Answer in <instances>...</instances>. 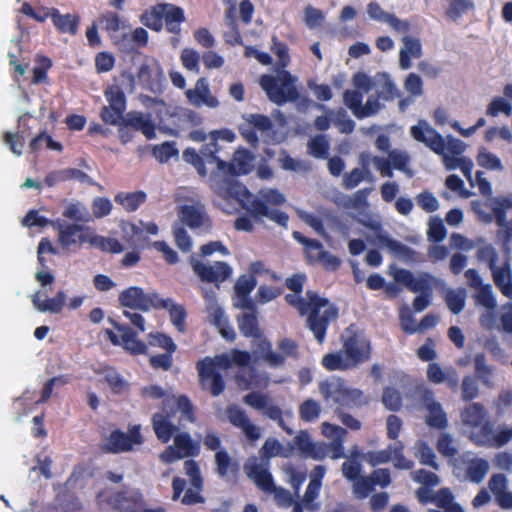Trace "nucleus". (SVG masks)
Here are the masks:
<instances>
[{
    "label": "nucleus",
    "instance_id": "f257e3e1",
    "mask_svg": "<svg viewBox=\"0 0 512 512\" xmlns=\"http://www.w3.org/2000/svg\"><path fill=\"white\" fill-rule=\"evenodd\" d=\"M307 277L303 273H295L286 278L285 286L293 293L286 294V303L297 310L300 316H306V327L312 332L319 344L325 342L328 327L339 317V309L314 290H307L301 296Z\"/></svg>",
    "mask_w": 512,
    "mask_h": 512
},
{
    "label": "nucleus",
    "instance_id": "f03ea898",
    "mask_svg": "<svg viewBox=\"0 0 512 512\" xmlns=\"http://www.w3.org/2000/svg\"><path fill=\"white\" fill-rule=\"evenodd\" d=\"M134 88V76L127 71L122 72L104 91L108 105L101 108L100 118L105 124L132 128L134 131L142 132L148 140L154 139L156 127L149 117L137 111H130L124 116L127 106L125 92H132Z\"/></svg>",
    "mask_w": 512,
    "mask_h": 512
},
{
    "label": "nucleus",
    "instance_id": "7ed1b4c3",
    "mask_svg": "<svg viewBox=\"0 0 512 512\" xmlns=\"http://www.w3.org/2000/svg\"><path fill=\"white\" fill-rule=\"evenodd\" d=\"M183 160L191 164L201 177H206L208 171L206 164L216 165V169L210 175V186L216 193L214 181H237L234 177L247 175L253 169V154L245 148L237 149L231 161H225L226 154L221 155V150L215 143H210L201 151V155L194 148H186L182 154Z\"/></svg>",
    "mask_w": 512,
    "mask_h": 512
},
{
    "label": "nucleus",
    "instance_id": "20e7f679",
    "mask_svg": "<svg viewBox=\"0 0 512 512\" xmlns=\"http://www.w3.org/2000/svg\"><path fill=\"white\" fill-rule=\"evenodd\" d=\"M214 187L219 197L226 201L234 200L238 202L253 219L261 220L266 217L282 227H287L288 214L269 207V204L273 206L284 204L285 197L278 190L270 189L262 195V198H257L239 181H214Z\"/></svg>",
    "mask_w": 512,
    "mask_h": 512
},
{
    "label": "nucleus",
    "instance_id": "39448f33",
    "mask_svg": "<svg viewBox=\"0 0 512 512\" xmlns=\"http://www.w3.org/2000/svg\"><path fill=\"white\" fill-rule=\"evenodd\" d=\"M342 348L322 357L321 365L327 371H348L368 362L372 357V344L363 330L350 324L340 336Z\"/></svg>",
    "mask_w": 512,
    "mask_h": 512
},
{
    "label": "nucleus",
    "instance_id": "423d86ee",
    "mask_svg": "<svg viewBox=\"0 0 512 512\" xmlns=\"http://www.w3.org/2000/svg\"><path fill=\"white\" fill-rule=\"evenodd\" d=\"M185 21L184 9L171 3H158L146 9L140 16V22L155 32L162 31L165 26L166 31L174 35V42H178L181 26Z\"/></svg>",
    "mask_w": 512,
    "mask_h": 512
},
{
    "label": "nucleus",
    "instance_id": "0eeeda50",
    "mask_svg": "<svg viewBox=\"0 0 512 512\" xmlns=\"http://www.w3.org/2000/svg\"><path fill=\"white\" fill-rule=\"evenodd\" d=\"M296 81L297 79L289 71L281 69L275 76L261 75L259 85L272 103L282 106L299 99L300 93Z\"/></svg>",
    "mask_w": 512,
    "mask_h": 512
},
{
    "label": "nucleus",
    "instance_id": "6e6552de",
    "mask_svg": "<svg viewBox=\"0 0 512 512\" xmlns=\"http://www.w3.org/2000/svg\"><path fill=\"white\" fill-rule=\"evenodd\" d=\"M476 256L479 261L487 263L495 286L504 296L512 299V269L509 257H506L503 264L498 266V252L492 245L480 247Z\"/></svg>",
    "mask_w": 512,
    "mask_h": 512
},
{
    "label": "nucleus",
    "instance_id": "1a4fd4ad",
    "mask_svg": "<svg viewBox=\"0 0 512 512\" xmlns=\"http://www.w3.org/2000/svg\"><path fill=\"white\" fill-rule=\"evenodd\" d=\"M245 120L247 127H241L240 134L252 147H257L259 143L257 132H260L263 141L267 144L280 142L275 125L267 115L252 113Z\"/></svg>",
    "mask_w": 512,
    "mask_h": 512
},
{
    "label": "nucleus",
    "instance_id": "9d476101",
    "mask_svg": "<svg viewBox=\"0 0 512 512\" xmlns=\"http://www.w3.org/2000/svg\"><path fill=\"white\" fill-rule=\"evenodd\" d=\"M320 391L327 401L338 405L339 410L341 407H360L367 403L361 390L347 387L342 379L322 383Z\"/></svg>",
    "mask_w": 512,
    "mask_h": 512
},
{
    "label": "nucleus",
    "instance_id": "9b49d317",
    "mask_svg": "<svg viewBox=\"0 0 512 512\" xmlns=\"http://www.w3.org/2000/svg\"><path fill=\"white\" fill-rule=\"evenodd\" d=\"M96 498L118 512H141L145 506L143 494L136 488H124L111 492L108 496L107 490H101Z\"/></svg>",
    "mask_w": 512,
    "mask_h": 512
},
{
    "label": "nucleus",
    "instance_id": "f8f14e48",
    "mask_svg": "<svg viewBox=\"0 0 512 512\" xmlns=\"http://www.w3.org/2000/svg\"><path fill=\"white\" fill-rule=\"evenodd\" d=\"M196 369L201 390L209 392L213 397H218L225 391L224 376L219 370L214 369V364L209 356L198 360Z\"/></svg>",
    "mask_w": 512,
    "mask_h": 512
},
{
    "label": "nucleus",
    "instance_id": "ddd939ff",
    "mask_svg": "<svg viewBox=\"0 0 512 512\" xmlns=\"http://www.w3.org/2000/svg\"><path fill=\"white\" fill-rule=\"evenodd\" d=\"M243 402L253 409L260 411L264 417L275 421L288 434L292 433V430L286 426L284 421L283 410L273 402L269 395L252 391L243 397Z\"/></svg>",
    "mask_w": 512,
    "mask_h": 512
},
{
    "label": "nucleus",
    "instance_id": "4468645a",
    "mask_svg": "<svg viewBox=\"0 0 512 512\" xmlns=\"http://www.w3.org/2000/svg\"><path fill=\"white\" fill-rule=\"evenodd\" d=\"M199 452V443L194 441L189 433L181 432L174 435L173 445L166 447L160 454V459L162 462L170 464L179 459L197 456Z\"/></svg>",
    "mask_w": 512,
    "mask_h": 512
},
{
    "label": "nucleus",
    "instance_id": "2eb2a0df",
    "mask_svg": "<svg viewBox=\"0 0 512 512\" xmlns=\"http://www.w3.org/2000/svg\"><path fill=\"white\" fill-rule=\"evenodd\" d=\"M512 439V427L494 431V423L486 421L480 430L473 433L472 440L479 446L500 448Z\"/></svg>",
    "mask_w": 512,
    "mask_h": 512
},
{
    "label": "nucleus",
    "instance_id": "dca6fc26",
    "mask_svg": "<svg viewBox=\"0 0 512 512\" xmlns=\"http://www.w3.org/2000/svg\"><path fill=\"white\" fill-rule=\"evenodd\" d=\"M142 442L143 439L139 425L132 426L128 434L116 429L108 436L105 443V450L114 454L127 452L132 450L135 444H141Z\"/></svg>",
    "mask_w": 512,
    "mask_h": 512
},
{
    "label": "nucleus",
    "instance_id": "f3484780",
    "mask_svg": "<svg viewBox=\"0 0 512 512\" xmlns=\"http://www.w3.org/2000/svg\"><path fill=\"white\" fill-rule=\"evenodd\" d=\"M420 402L428 411L425 422L429 427L443 430L448 426V419L440 402L435 400L434 392L423 389L420 393Z\"/></svg>",
    "mask_w": 512,
    "mask_h": 512
},
{
    "label": "nucleus",
    "instance_id": "a211bd4d",
    "mask_svg": "<svg viewBox=\"0 0 512 512\" xmlns=\"http://www.w3.org/2000/svg\"><path fill=\"white\" fill-rule=\"evenodd\" d=\"M410 133L416 141L424 143L436 154H445V139L425 120H420L417 125L412 126Z\"/></svg>",
    "mask_w": 512,
    "mask_h": 512
},
{
    "label": "nucleus",
    "instance_id": "6ab92c4d",
    "mask_svg": "<svg viewBox=\"0 0 512 512\" xmlns=\"http://www.w3.org/2000/svg\"><path fill=\"white\" fill-rule=\"evenodd\" d=\"M203 296L208 301L207 312L209 322L218 328L223 338L228 341H234L236 338L235 331L226 318L224 310L218 305L215 295H209L205 292Z\"/></svg>",
    "mask_w": 512,
    "mask_h": 512
},
{
    "label": "nucleus",
    "instance_id": "aec40b11",
    "mask_svg": "<svg viewBox=\"0 0 512 512\" xmlns=\"http://www.w3.org/2000/svg\"><path fill=\"white\" fill-rule=\"evenodd\" d=\"M179 216L181 221L192 230L204 229L209 231L212 228V221L206 212L205 206L201 203L183 205L180 208Z\"/></svg>",
    "mask_w": 512,
    "mask_h": 512
},
{
    "label": "nucleus",
    "instance_id": "412c9836",
    "mask_svg": "<svg viewBox=\"0 0 512 512\" xmlns=\"http://www.w3.org/2000/svg\"><path fill=\"white\" fill-rule=\"evenodd\" d=\"M119 338L113 332H109L113 344H122L123 347L134 355L145 354L147 345L137 338V333L128 325L114 323Z\"/></svg>",
    "mask_w": 512,
    "mask_h": 512
},
{
    "label": "nucleus",
    "instance_id": "4be33fe9",
    "mask_svg": "<svg viewBox=\"0 0 512 512\" xmlns=\"http://www.w3.org/2000/svg\"><path fill=\"white\" fill-rule=\"evenodd\" d=\"M194 272L203 282L219 283L228 279L232 274L231 267L222 261L215 262L214 265H207L196 261L192 264Z\"/></svg>",
    "mask_w": 512,
    "mask_h": 512
},
{
    "label": "nucleus",
    "instance_id": "5701e85b",
    "mask_svg": "<svg viewBox=\"0 0 512 512\" xmlns=\"http://www.w3.org/2000/svg\"><path fill=\"white\" fill-rule=\"evenodd\" d=\"M229 422L242 430L248 440L254 442L261 437L260 428L253 424L245 410L237 405H229L226 409Z\"/></svg>",
    "mask_w": 512,
    "mask_h": 512
},
{
    "label": "nucleus",
    "instance_id": "b1692460",
    "mask_svg": "<svg viewBox=\"0 0 512 512\" xmlns=\"http://www.w3.org/2000/svg\"><path fill=\"white\" fill-rule=\"evenodd\" d=\"M244 470L247 477L253 480L260 490L268 493L275 492L272 474L266 466L258 463L255 458L244 465Z\"/></svg>",
    "mask_w": 512,
    "mask_h": 512
},
{
    "label": "nucleus",
    "instance_id": "393cba45",
    "mask_svg": "<svg viewBox=\"0 0 512 512\" xmlns=\"http://www.w3.org/2000/svg\"><path fill=\"white\" fill-rule=\"evenodd\" d=\"M460 418L462 424L472 430L471 437L474 432L480 430L486 421H490L486 408L479 402H473L464 407L461 410Z\"/></svg>",
    "mask_w": 512,
    "mask_h": 512
},
{
    "label": "nucleus",
    "instance_id": "a878e982",
    "mask_svg": "<svg viewBox=\"0 0 512 512\" xmlns=\"http://www.w3.org/2000/svg\"><path fill=\"white\" fill-rule=\"evenodd\" d=\"M58 240L61 247L67 251L90 241V239H88L86 229L78 224H67L62 226L59 230Z\"/></svg>",
    "mask_w": 512,
    "mask_h": 512
},
{
    "label": "nucleus",
    "instance_id": "bb28decb",
    "mask_svg": "<svg viewBox=\"0 0 512 512\" xmlns=\"http://www.w3.org/2000/svg\"><path fill=\"white\" fill-rule=\"evenodd\" d=\"M186 97L196 107L206 105L209 108L219 106L218 99L211 94L209 84L205 78H199L194 89L186 91Z\"/></svg>",
    "mask_w": 512,
    "mask_h": 512
},
{
    "label": "nucleus",
    "instance_id": "cd10ccee",
    "mask_svg": "<svg viewBox=\"0 0 512 512\" xmlns=\"http://www.w3.org/2000/svg\"><path fill=\"white\" fill-rule=\"evenodd\" d=\"M173 415V412H157L152 416L154 433L162 443H168L178 431V427L171 421Z\"/></svg>",
    "mask_w": 512,
    "mask_h": 512
},
{
    "label": "nucleus",
    "instance_id": "c85d7f7f",
    "mask_svg": "<svg viewBox=\"0 0 512 512\" xmlns=\"http://www.w3.org/2000/svg\"><path fill=\"white\" fill-rule=\"evenodd\" d=\"M492 213L495 217V222L499 227L496 236L502 246L506 249L507 254H509V246L512 243V219L507 220L506 210L502 205L494 206L492 208Z\"/></svg>",
    "mask_w": 512,
    "mask_h": 512
},
{
    "label": "nucleus",
    "instance_id": "c756f323",
    "mask_svg": "<svg viewBox=\"0 0 512 512\" xmlns=\"http://www.w3.org/2000/svg\"><path fill=\"white\" fill-rule=\"evenodd\" d=\"M323 427L324 431L328 432L329 430V434L333 437L331 443L327 444V447L329 448L328 456L335 460L345 457L344 441L345 436L347 435V430L340 426L328 423H324Z\"/></svg>",
    "mask_w": 512,
    "mask_h": 512
},
{
    "label": "nucleus",
    "instance_id": "7c9ffc66",
    "mask_svg": "<svg viewBox=\"0 0 512 512\" xmlns=\"http://www.w3.org/2000/svg\"><path fill=\"white\" fill-rule=\"evenodd\" d=\"M145 294L141 287L131 286L120 292L118 300L123 307L147 312Z\"/></svg>",
    "mask_w": 512,
    "mask_h": 512
},
{
    "label": "nucleus",
    "instance_id": "2f4dec72",
    "mask_svg": "<svg viewBox=\"0 0 512 512\" xmlns=\"http://www.w3.org/2000/svg\"><path fill=\"white\" fill-rule=\"evenodd\" d=\"M66 301V294L64 291H58L55 297L42 300V293L37 291L32 296V303L35 308L41 312L59 313L62 311Z\"/></svg>",
    "mask_w": 512,
    "mask_h": 512
},
{
    "label": "nucleus",
    "instance_id": "473e14b6",
    "mask_svg": "<svg viewBox=\"0 0 512 512\" xmlns=\"http://www.w3.org/2000/svg\"><path fill=\"white\" fill-rule=\"evenodd\" d=\"M402 42L404 47L399 53V65L401 69L407 70L411 67V58H419L421 56V43L418 39L410 36H404Z\"/></svg>",
    "mask_w": 512,
    "mask_h": 512
},
{
    "label": "nucleus",
    "instance_id": "72a5a7b5",
    "mask_svg": "<svg viewBox=\"0 0 512 512\" xmlns=\"http://www.w3.org/2000/svg\"><path fill=\"white\" fill-rule=\"evenodd\" d=\"M52 23L59 33L76 35L80 18L76 14H61L58 9H54Z\"/></svg>",
    "mask_w": 512,
    "mask_h": 512
},
{
    "label": "nucleus",
    "instance_id": "f704fd0d",
    "mask_svg": "<svg viewBox=\"0 0 512 512\" xmlns=\"http://www.w3.org/2000/svg\"><path fill=\"white\" fill-rule=\"evenodd\" d=\"M147 200V195L144 191L135 192H118L114 201L121 205L126 212L136 211Z\"/></svg>",
    "mask_w": 512,
    "mask_h": 512
},
{
    "label": "nucleus",
    "instance_id": "c9c22d12",
    "mask_svg": "<svg viewBox=\"0 0 512 512\" xmlns=\"http://www.w3.org/2000/svg\"><path fill=\"white\" fill-rule=\"evenodd\" d=\"M119 227L122 239L130 246L141 245L147 242L148 238L144 235V230L135 223L122 220Z\"/></svg>",
    "mask_w": 512,
    "mask_h": 512
},
{
    "label": "nucleus",
    "instance_id": "e433bc0d",
    "mask_svg": "<svg viewBox=\"0 0 512 512\" xmlns=\"http://www.w3.org/2000/svg\"><path fill=\"white\" fill-rule=\"evenodd\" d=\"M293 238L304 246L307 260L312 264L316 263V257H319L320 253L324 251L322 243L319 240L306 237L299 231L293 232Z\"/></svg>",
    "mask_w": 512,
    "mask_h": 512
},
{
    "label": "nucleus",
    "instance_id": "4c0bfd02",
    "mask_svg": "<svg viewBox=\"0 0 512 512\" xmlns=\"http://www.w3.org/2000/svg\"><path fill=\"white\" fill-rule=\"evenodd\" d=\"M433 504L444 509L445 512H464L460 504L454 502V495L450 488H440L433 495Z\"/></svg>",
    "mask_w": 512,
    "mask_h": 512
},
{
    "label": "nucleus",
    "instance_id": "58836bf2",
    "mask_svg": "<svg viewBox=\"0 0 512 512\" xmlns=\"http://www.w3.org/2000/svg\"><path fill=\"white\" fill-rule=\"evenodd\" d=\"M489 463L483 458L469 460L466 468V478L476 484L481 483L489 471Z\"/></svg>",
    "mask_w": 512,
    "mask_h": 512
},
{
    "label": "nucleus",
    "instance_id": "ea45409f",
    "mask_svg": "<svg viewBox=\"0 0 512 512\" xmlns=\"http://www.w3.org/2000/svg\"><path fill=\"white\" fill-rule=\"evenodd\" d=\"M216 471L221 478H226L231 472L233 475L239 471V465L233 461L226 450H218L215 454Z\"/></svg>",
    "mask_w": 512,
    "mask_h": 512
},
{
    "label": "nucleus",
    "instance_id": "a19ab883",
    "mask_svg": "<svg viewBox=\"0 0 512 512\" xmlns=\"http://www.w3.org/2000/svg\"><path fill=\"white\" fill-rule=\"evenodd\" d=\"M378 241L380 244L387 247L394 255L404 258V259H412L415 252L412 248L407 245L401 243L398 240H395L388 235H378Z\"/></svg>",
    "mask_w": 512,
    "mask_h": 512
},
{
    "label": "nucleus",
    "instance_id": "79ce46f5",
    "mask_svg": "<svg viewBox=\"0 0 512 512\" xmlns=\"http://www.w3.org/2000/svg\"><path fill=\"white\" fill-rule=\"evenodd\" d=\"M238 327L241 334L245 337H261L258 319L254 313H244L238 317Z\"/></svg>",
    "mask_w": 512,
    "mask_h": 512
},
{
    "label": "nucleus",
    "instance_id": "37998d69",
    "mask_svg": "<svg viewBox=\"0 0 512 512\" xmlns=\"http://www.w3.org/2000/svg\"><path fill=\"white\" fill-rule=\"evenodd\" d=\"M308 153L318 159H326L329 155L330 144L327 136L318 134L307 143Z\"/></svg>",
    "mask_w": 512,
    "mask_h": 512
},
{
    "label": "nucleus",
    "instance_id": "c03bdc74",
    "mask_svg": "<svg viewBox=\"0 0 512 512\" xmlns=\"http://www.w3.org/2000/svg\"><path fill=\"white\" fill-rule=\"evenodd\" d=\"M104 381L114 394L121 395L129 390V383L114 368L105 370Z\"/></svg>",
    "mask_w": 512,
    "mask_h": 512
},
{
    "label": "nucleus",
    "instance_id": "a18cd8bd",
    "mask_svg": "<svg viewBox=\"0 0 512 512\" xmlns=\"http://www.w3.org/2000/svg\"><path fill=\"white\" fill-rule=\"evenodd\" d=\"M36 66L33 68V84L48 83V71L51 69L52 60L44 55H37L35 58Z\"/></svg>",
    "mask_w": 512,
    "mask_h": 512
},
{
    "label": "nucleus",
    "instance_id": "49530a36",
    "mask_svg": "<svg viewBox=\"0 0 512 512\" xmlns=\"http://www.w3.org/2000/svg\"><path fill=\"white\" fill-rule=\"evenodd\" d=\"M168 311L170 316L171 323L175 326L177 331L183 333L186 330V318L187 312L183 305L176 304L172 300L170 305L165 308Z\"/></svg>",
    "mask_w": 512,
    "mask_h": 512
},
{
    "label": "nucleus",
    "instance_id": "de8ad7c7",
    "mask_svg": "<svg viewBox=\"0 0 512 512\" xmlns=\"http://www.w3.org/2000/svg\"><path fill=\"white\" fill-rule=\"evenodd\" d=\"M178 154L179 150L176 147L175 141H166L152 147V155L160 163H167L171 158L177 157Z\"/></svg>",
    "mask_w": 512,
    "mask_h": 512
},
{
    "label": "nucleus",
    "instance_id": "09e8293b",
    "mask_svg": "<svg viewBox=\"0 0 512 512\" xmlns=\"http://www.w3.org/2000/svg\"><path fill=\"white\" fill-rule=\"evenodd\" d=\"M226 19L229 29L223 34L224 41L232 46L242 45V35L233 12H226Z\"/></svg>",
    "mask_w": 512,
    "mask_h": 512
},
{
    "label": "nucleus",
    "instance_id": "8fccbe9b",
    "mask_svg": "<svg viewBox=\"0 0 512 512\" xmlns=\"http://www.w3.org/2000/svg\"><path fill=\"white\" fill-rule=\"evenodd\" d=\"M330 115H334L333 123L342 134H351L355 129V122L348 117L347 112L340 108L337 111L328 110Z\"/></svg>",
    "mask_w": 512,
    "mask_h": 512
},
{
    "label": "nucleus",
    "instance_id": "3c124183",
    "mask_svg": "<svg viewBox=\"0 0 512 512\" xmlns=\"http://www.w3.org/2000/svg\"><path fill=\"white\" fill-rule=\"evenodd\" d=\"M382 403L390 411L397 412L402 408L403 398L394 387H386L382 393Z\"/></svg>",
    "mask_w": 512,
    "mask_h": 512
},
{
    "label": "nucleus",
    "instance_id": "603ef678",
    "mask_svg": "<svg viewBox=\"0 0 512 512\" xmlns=\"http://www.w3.org/2000/svg\"><path fill=\"white\" fill-rule=\"evenodd\" d=\"M54 7L48 8L44 6H40L38 9H34L33 6L28 3L24 2L21 7V12L34 19L35 21L39 23L45 22L48 18L52 19V14L54 13Z\"/></svg>",
    "mask_w": 512,
    "mask_h": 512
},
{
    "label": "nucleus",
    "instance_id": "864d4df0",
    "mask_svg": "<svg viewBox=\"0 0 512 512\" xmlns=\"http://www.w3.org/2000/svg\"><path fill=\"white\" fill-rule=\"evenodd\" d=\"M343 102L358 119L363 105V92L359 90H345L343 93Z\"/></svg>",
    "mask_w": 512,
    "mask_h": 512
},
{
    "label": "nucleus",
    "instance_id": "5fc2aeb1",
    "mask_svg": "<svg viewBox=\"0 0 512 512\" xmlns=\"http://www.w3.org/2000/svg\"><path fill=\"white\" fill-rule=\"evenodd\" d=\"M321 413L320 404L314 399H306L299 406V416L305 422H313L318 419Z\"/></svg>",
    "mask_w": 512,
    "mask_h": 512
},
{
    "label": "nucleus",
    "instance_id": "6e6d98bb",
    "mask_svg": "<svg viewBox=\"0 0 512 512\" xmlns=\"http://www.w3.org/2000/svg\"><path fill=\"white\" fill-rule=\"evenodd\" d=\"M262 358L272 367H280L285 363V356L271 350V343L263 339L260 344Z\"/></svg>",
    "mask_w": 512,
    "mask_h": 512
},
{
    "label": "nucleus",
    "instance_id": "4d7b16f0",
    "mask_svg": "<svg viewBox=\"0 0 512 512\" xmlns=\"http://www.w3.org/2000/svg\"><path fill=\"white\" fill-rule=\"evenodd\" d=\"M466 295L463 291L448 290L445 302L453 314H459L465 307Z\"/></svg>",
    "mask_w": 512,
    "mask_h": 512
},
{
    "label": "nucleus",
    "instance_id": "13d9d810",
    "mask_svg": "<svg viewBox=\"0 0 512 512\" xmlns=\"http://www.w3.org/2000/svg\"><path fill=\"white\" fill-rule=\"evenodd\" d=\"M419 462L437 470L439 464L436 462V456L433 449L424 441H419L417 444V454Z\"/></svg>",
    "mask_w": 512,
    "mask_h": 512
},
{
    "label": "nucleus",
    "instance_id": "bf43d9fd",
    "mask_svg": "<svg viewBox=\"0 0 512 512\" xmlns=\"http://www.w3.org/2000/svg\"><path fill=\"white\" fill-rule=\"evenodd\" d=\"M474 9V3L471 0H452L446 9V16L456 21L463 13Z\"/></svg>",
    "mask_w": 512,
    "mask_h": 512
},
{
    "label": "nucleus",
    "instance_id": "052dcab7",
    "mask_svg": "<svg viewBox=\"0 0 512 512\" xmlns=\"http://www.w3.org/2000/svg\"><path fill=\"white\" fill-rule=\"evenodd\" d=\"M364 180L372 181L373 177L367 175L360 168H354L344 174L342 184L346 190H352Z\"/></svg>",
    "mask_w": 512,
    "mask_h": 512
},
{
    "label": "nucleus",
    "instance_id": "680f3d73",
    "mask_svg": "<svg viewBox=\"0 0 512 512\" xmlns=\"http://www.w3.org/2000/svg\"><path fill=\"white\" fill-rule=\"evenodd\" d=\"M184 470L186 475L190 479L192 487L197 490H202L203 478L201 476L198 463L193 459L186 460L184 462Z\"/></svg>",
    "mask_w": 512,
    "mask_h": 512
},
{
    "label": "nucleus",
    "instance_id": "e2e57ef3",
    "mask_svg": "<svg viewBox=\"0 0 512 512\" xmlns=\"http://www.w3.org/2000/svg\"><path fill=\"white\" fill-rule=\"evenodd\" d=\"M479 385L475 377L467 375L462 379L461 398L463 401H471L478 397Z\"/></svg>",
    "mask_w": 512,
    "mask_h": 512
},
{
    "label": "nucleus",
    "instance_id": "0e129e2a",
    "mask_svg": "<svg viewBox=\"0 0 512 512\" xmlns=\"http://www.w3.org/2000/svg\"><path fill=\"white\" fill-rule=\"evenodd\" d=\"M90 243L96 245L104 252L121 253L124 250L123 245L115 238L94 236L90 239Z\"/></svg>",
    "mask_w": 512,
    "mask_h": 512
},
{
    "label": "nucleus",
    "instance_id": "69168bd1",
    "mask_svg": "<svg viewBox=\"0 0 512 512\" xmlns=\"http://www.w3.org/2000/svg\"><path fill=\"white\" fill-rule=\"evenodd\" d=\"M437 451L444 457H455L458 453L457 448L454 445L452 436L448 433H443L439 436L437 444Z\"/></svg>",
    "mask_w": 512,
    "mask_h": 512
},
{
    "label": "nucleus",
    "instance_id": "338daca9",
    "mask_svg": "<svg viewBox=\"0 0 512 512\" xmlns=\"http://www.w3.org/2000/svg\"><path fill=\"white\" fill-rule=\"evenodd\" d=\"M271 51L278 57V65L284 69L290 62L288 46L277 36L272 37Z\"/></svg>",
    "mask_w": 512,
    "mask_h": 512
},
{
    "label": "nucleus",
    "instance_id": "774afa93",
    "mask_svg": "<svg viewBox=\"0 0 512 512\" xmlns=\"http://www.w3.org/2000/svg\"><path fill=\"white\" fill-rule=\"evenodd\" d=\"M149 344L152 346H157L163 348L166 352L175 353L177 350V345L174 343L173 339L164 334V333H151L149 335Z\"/></svg>",
    "mask_w": 512,
    "mask_h": 512
}]
</instances>
